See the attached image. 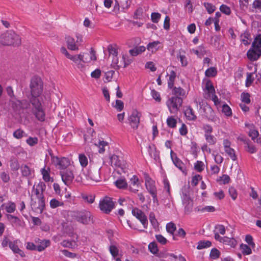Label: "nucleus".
Masks as SVG:
<instances>
[{"mask_svg": "<svg viewBox=\"0 0 261 261\" xmlns=\"http://www.w3.org/2000/svg\"><path fill=\"white\" fill-rule=\"evenodd\" d=\"M45 184L42 181L39 182L36 186L34 185L32 191L31 198L34 197H44L43 192L45 190Z\"/></svg>", "mask_w": 261, "mask_h": 261, "instance_id": "obj_15", "label": "nucleus"}, {"mask_svg": "<svg viewBox=\"0 0 261 261\" xmlns=\"http://www.w3.org/2000/svg\"><path fill=\"white\" fill-rule=\"evenodd\" d=\"M60 175L63 182L67 186L70 185L74 178L73 170L70 168L63 170L60 171Z\"/></svg>", "mask_w": 261, "mask_h": 261, "instance_id": "obj_13", "label": "nucleus"}, {"mask_svg": "<svg viewBox=\"0 0 261 261\" xmlns=\"http://www.w3.org/2000/svg\"><path fill=\"white\" fill-rule=\"evenodd\" d=\"M226 229L224 226L221 224H218L215 226L214 230L215 239L217 241H219L222 239L223 237H221L219 234L224 235L225 233Z\"/></svg>", "mask_w": 261, "mask_h": 261, "instance_id": "obj_26", "label": "nucleus"}, {"mask_svg": "<svg viewBox=\"0 0 261 261\" xmlns=\"http://www.w3.org/2000/svg\"><path fill=\"white\" fill-rule=\"evenodd\" d=\"M115 185L119 189H125L127 187V182L125 179L120 178L114 182Z\"/></svg>", "mask_w": 261, "mask_h": 261, "instance_id": "obj_41", "label": "nucleus"}, {"mask_svg": "<svg viewBox=\"0 0 261 261\" xmlns=\"http://www.w3.org/2000/svg\"><path fill=\"white\" fill-rule=\"evenodd\" d=\"M45 200L44 197H34L31 198V206L36 213L41 214L45 208Z\"/></svg>", "mask_w": 261, "mask_h": 261, "instance_id": "obj_8", "label": "nucleus"}, {"mask_svg": "<svg viewBox=\"0 0 261 261\" xmlns=\"http://www.w3.org/2000/svg\"><path fill=\"white\" fill-rule=\"evenodd\" d=\"M185 115L187 119L190 121L195 120L196 118L194 111L190 107H188L186 109Z\"/></svg>", "mask_w": 261, "mask_h": 261, "instance_id": "obj_33", "label": "nucleus"}, {"mask_svg": "<svg viewBox=\"0 0 261 261\" xmlns=\"http://www.w3.org/2000/svg\"><path fill=\"white\" fill-rule=\"evenodd\" d=\"M219 241L232 248H234L237 245V241L234 238H230L227 237H223Z\"/></svg>", "mask_w": 261, "mask_h": 261, "instance_id": "obj_28", "label": "nucleus"}, {"mask_svg": "<svg viewBox=\"0 0 261 261\" xmlns=\"http://www.w3.org/2000/svg\"><path fill=\"white\" fill-rule=\"evenodd\" d=\"M224 150L226 153L231 158L232 161H234L237 160V156L235 154V151L233 148L230 147Z\"/></svg>", "mask_w": 261, "mask_h": 261, "instance_id": "obj_52", "label": "nucleus"}, {"mask_svg": "<svg viewBox=\"0 0 261 261\" xmlns=\"http://www.w3.org/2000/svg\"><path fill=\"white\" fill-rule=\"evenodd\" d=\"M49 205L51 208H55L59 206H62L64 205V203L62 201H59L55 198L50 200Z\"/></svg>", "mask_w": 261, "mask_h": 261, "instance_id": "obj_44", "label": "nucleus"}, {"mask_svg": "<svg viewBox=\"0 0 261 261\" xmlns=\"http://www.w3.org/2000/svg\"><path fill=\"white\" fill-rule=\"evenodd\" d=\"M139 186V179L136 175H133L130 179V190L133 192L136 193L138 191L137 188Z\"/></svg>", "mask_w": 261, "mask_h": 261, "instance_id": "obj_29", "label": "nucleus"}, {"mask_svg": "<svg viewBox=\"0 0 261 261\" xmlns=\"http://www.w3.org/2000/svg\"><path fill=\"white\" fill-rule=\"evenodd\" d=\"M50 244V242L48 240L42 241L40 244L37 247V250L39 251H42L44 250Z\"/></svg>", "mask_w": 261, "mask_h": 261, "instance_id": "obj_53", "label": "nucleus"}, {"mask_svg": "<svg viewBox=\"0 0 261 261\" xmlns=\"http://www.w3.org/2000/svg\"><path fill=\"white\" fill-rule=\"evenodd\" d=\"M217 70L215 67H210L205 71V75L207 77H214L217 75Z\"/></svg>", "mask_w": 261, "mask_h": 261, "instance_id": "obj_47", "label": "nucleus"}, {"mask_svg": "<svg viewBox=\"0 0 261 261\" xmlns=\"http://www.w3.org/2000/svg\"><path fill=\"white\" fill-rule=\"evenodd\" d=\"M204 138L207 143H208L210 145H215L217 141V138L212 135V134L204 136Z\"/></svg>", "mask_w": 261, "mask_h": 261, "instance_id": "obj_45", "label": "nucleus"}, {"mask_svg": "<svg viewBox=\"0 0 261 261\" xmlns=\"http://www.w3.org/2000/svg\"><path fill=\"white\" fill-rule=\"evenodd\" d=\"M145 186L148 191L152 195L153 202L158 201L155 181L149 178H147L145 180Z\"/></svg>", "mask_w": 261, "mask_h": 261, "instance_id": "obj_14", "label": "nucleus"}, {"mask_svg": "<svg viewBox=\"0 0 261 261\" xmlns=\"http://www.w3.org/2000/svg\"><path fill=\"white\" fill-rule=\"evenodd\" d=\"M214 198L217 200L223 199L225 197V194L222 190L215 191L214 194Z\"/></svg>", "mask_w": 261, "mask_h": 261, "instance_id": "obj_55", "label": "nucleus"}, {"mask_svg": "<svg viewBox=\"0 0 261 261\" xmlns=\"http://www.w3.org/2000/svg\"><path fill=\"white\" fill-rule=\"evenodd\" d=\"M2 207H4L7 212L12 213L15 211L16 205L14 202H9L7 203L3 204Z\"/></svg>", "mask_w": 261, "mask_h": 261, "instance_id": "obj_37", "label": "nucleus"}, {"mask_svg": "<svg viewBox=\"0 0 261 261\" xmlns=\"http://www.w3.org/2000/svg\"><path fill=\"white\" fill-rule=\"evenodd\" d=\"M204 168V164L201 161H197L194 164V168L198 172H201L203 170Z\"/></svg>", "mask_w": 261, "mask_h": 261, "instance_id": "obj_64", "label": "nucleus"}, {"mask_svg": "<svg viewBox=\"0 0 261 261\" xmlns=\"http://www.w3.org/2000/svg\"><path fill=\"white\" fill-rule=\"evenodd\" d=\"M251 247L246 244H242L240 245V249L244 255H250L252 253Z\"/></svg>", "mask_w": 261, "mask_h": 261, "instance_id": "obj_40", "label": "nucleus"}, {"mask_svg": "<svg viewBox=\"0 0 261 261\" xmlns=\"http://www.w3.org/2000/svg\"><path fill=\"white\" fill-rule=\"evenodd\" d=\"M181 197L182 204L185 206L186 213H189L192 210L193 207V202L189 196L188 188H183L181 190Z\"/></svg>", "mask_w": 261, "mask_h": 261, "instance_id": "obj_9", "label": "nucleus"}, {"mask_svg": "<svg viewBox=\"0 0 261 261\" xmlns=\"http://www.w3.org/2000/svg\"><path fill=\"white\" fill-rule=\"evenodd\" d=\"M82 63H89L97 59L95 52L91 49L89 52L81 53Z\"/></svg>", "mask_w": 261, "mask_h": 261, "instance_id": "obj_18", "label": "nucleus"}, {"mask_svg": "<svg viewBox=\"0 0 261 261\" xmlns=\"http://www.w3.org/2000/svg\"><path fill=\"white\" fill-rule=\"evenodd\" d=\"M162 48V44L159 41H154L149 43L146 47L147 49L153 54L156 53L160 48Z\"/></svg>", "mask_w": 261, "mask_h": 261, "instance_id": "obj_24", "label": "nucleus"}, {"mask_svg": "<svg viewBox=\"0 0 261 261\" xmlns=\"http://www.w3.org/2000/svg\"><path fill=\"white\" fill-rule=\"evenodd\" d=\"M132 214L141 222L144 228H147L148 225L147 217L141 210L135 208L132 210Z\"/></svg>", "mask_w": 261, "mask_h": 261, "instance_id": "obj_17", "label": "nucleus"}, {"mask_svg": "<svg viewBox=\"0 0 261 261\" xmlns=\"http://www.w3.org/2000/svg\"><path fill=\"white\" fill-rule=\"evenodd\" d=\"M182 103V99L177 96H172L166 101V105L171 114H177Z\"/></svg>", "mask_w": 261, "mask_h": 261, "instance_id": "obj_5", "label": "nucleus"}, {"mask_svg": "<svg viewBox=\"0 0 261 261\" xmlns=\"http://www.w3.org/2000/svg\"><path fill=\"white\" fill-rule=\"evenodd\" d=\"M21 44L20 36L13 31H8L0 35V44L4 46L19 45Z\"/></svg>", "mask_w": 261, "mask_h": 261, "instance_id": "obj_1", "label": "nucleus"}, {"mask_svg": "<svg viewBox=\"0 0 261 261\" xmlns=\"http://www.w3.org/2000/svg\"><path fill=\"white\" fill-rule=\"evenodd\" d=\"M167 125L171 128H174L176 126L177 120L173 116H169L166 121Z\"/></svg>", "mask_w": 261, "mask_h": 261, "instance_id": "obj_49", "label": "nucleus"}, {"mask_svg": "<svg viewBox=\"0 0 261 261\" xmlns=\"http://www.w3.org/2000/svg\"><path fill=\"white\" fill-rule=\"evenodd\" d=\"M108 143L104 141H99L97 143H95V145L98 148V152L102 153L105 152V147L108 146Z\"/></svg>", "mask_w": 261, "mask_h": 261, "instance_id": "obj_42", "label": "nucleus"}, {"mask_svg": "<svg viewBox=\"0 0 261 261\" xmlns=\"http://www.w3.org/2000/svg\"><path fill=\"white\" fill-rule=\"evenodd\" d=\"M52 163L61 169H66V168L70 164V160L66 158H59L57 156L51 155Z\"/></svg>", "mask_w": 261, "mask_h": 261, "instance_id": "obj_12", "label": "nucleus"}, {"mask_svg": "<svg viewBox=\"0 0 261 261\" xmlns=\"http://www.w3.org/2000/svg\"><path fill=\"white\" fill-rule=\"evenodd\" d=\"M245 242L250 246L252 248L254 249L255 247V244L253 241L252 237L250 234H247L245 236Z\"/></svg>", "mask_w": 261, "mask_h": 261, "instance_id": "obj_59", "label": "nucleus"}, {"mask_svg": "<svg viewBox=\"0 0 261 261\" xmlns=\"http://www.w3.org/2000/svg\"><path fill=\"white\" fill-rule=\"evenodd\" d=\"M79 160L81 166L83 167H86L88 164V159L87 156L84 153L79 154Z\"/></svg>", "mask_w": 261, "mask_h": 261, "instance_id": "obj_38", "label": "nucleus"}, {"mask_svg": "<svg viewBox=\"0 0 261 261\" xmlns=\"http://www.w3.org/2000/svg\"><path fill=\"white\" fill-rule=\"evenodd\" d=\"M132 60L126 53H122L121 54V59L119 60L118 64L114 65L118 67H123L125 68L132 63Z\"/></svg>", "mask_w": 261, "mask_h": 261, "instance_id": "obj_23", "label": "nucleus"}, {"mask_svg": "<svg viewBox=\"0 0 261 261\" xmlns=\"http://www.w3.org/2000/svg\"><path fill=\"white\" fill-rule=\"evenodd\" d=\"M173 93L175 95L182 97H186L187 95V93L186 91L181 87L174 88L173 89Z\"/></svg>", "mask_w": 261, "mask_h": 261, "instance_id": "obj_43", "label": "nucleus"}, {"mask_svg": "<svg viewBox=\"0 0 261 261\" xmlns=\"http://www.w3.org/2000/svg\"><path fill=\"white\" fill-rule=\"evenodd\" d=\"M148 249L152 254H156L159 251L157 244L154 242H151L148 245Z\"/></svg>", "mask_w": 261, "mask_h": 261, "instance_id": "obj_56", "label": "nucleus"}, {"mask_svg": "<svg viewBox=\"0 0 261 261\" xmlns=\"http://www.w3.org/2000/svg\"><path fill=\"white\" fill-rule=\"evenodd\" d=\"M49 171L50 170L49 168H46L45 167H44L41 170V172L42 175V178L43 180L46 182L50 181V178L49 175Z\"/></svg>", "mask_w": 261, "mask_h": 261, "instance_id": "obj_39", "label": "nucleus"}, {"mask_svg": "<svg viewBox=\"0 0 261 261\" xmlns=\"http://www.w3.org/2000/svg\"><path fill=\"white\" fill-rule=\"evenodd\" d=\"M230 180V177L228 175L224 174L219 177L218 181L220 182L221 184H227L229 182Z\"/></svg>", "mask_w": 261, "mask_h": 261, "instance_id": "obj_61", "label": "nucleus"}, {"mask_svg": "<svg viewBox=\"0 0 261 261\" xmlns=\"http://www.w3.org/2000/svg\"><path fill=\"white\" fill-rule=\"evenodd\" d=\"M222 112L226 116H231L232 111L230 108L226 104H223L222 106Z\"/></svg>", "mask_w": 261, "mask_h": 261, "instance_id": "obj_50", "label": "nucleus"}, {"mask_svg": "<svg viewBox=\"0 0 261 261\" xmlns=\"http://www.w3.org/2000/svg\"><path fill=\"white\" fill-rule=\"evenodd\" d=\"M30 89L32 98H38L40 100L43 101L45 97L41 95L43 91V83L40 78L34 77L32 79Z\"/></svg>", "mask_w": 261, "mask_h": 261, "instance_id": "obj_2", "label": "nucleus"}, {"mask_svg": "<svg viewBox=\"0 0 261 261\" xmlns=\"http://www.w3.org/2000/svg\"><path fill=\"white\" fill-rule=\"evenodd\" d=\"M141 113L137 110H133L128 118L129 124L134 129H137L140 123Z\"/></svg>", "mask_w": 261, "mask_h": 261, "instance_id": "obj_11", "label": "nucleus"}, {"mask_svg": "<svg viewBox=\"0 0 261 261\" xmlns=\"http://www.w3.org/2000/svg\"><path fill=\"white\" fill-rule=\"evenodd\" d=\"M109 250L112 255V259L115 261H122V254L119 251L118 247L115 243H111L109 247Z\"/></svg>", "mask_w": 261, "mask_h": 261, "instance_id": "obj_16", "label": "nucleus"}, {"mask_svg": "<svg viewBox=\"0 0 261 261\" xmlns=\"http://www.w3.org/2000/svg\"><path fill=\"white\" fill-rule=\"evenodd\" d=\"M68 59L71 60L76 67L80 70H82L85 68L84 64L82 63L81 53L80 54L70 55Z\"/></svg>", "mask_w": 261, "mask_h": 261, "instance_id": "obj_22", "label": "nucleus"}, {"mask_svg": "<svg viewBox=\"0 0 261 261\" xmlns=\"http://www.w3.org/2000/svg\"><path fill=\"white\" fill-rule=\"evenodd\" d=\"M146 50V47L141 45L139 46H137L136 47L133 48L129 50V52L131 56H136L143 52H144Z\"/></svg>", "mask_w": 261, "mask_h": 261, "instance_id": "obj_32", "label": "nucleus"}, {"mask_svg": "<svg viewBox=\"0 0 261 261\" xmlns=\"http://www.w3.org/2000/svg\"><path fill=\"white\" fill-rule=\"evenodd\" d=\"M85 176L88 181L97 182L100 180V178L99 171L97 170H90Z\"/></svg>", "mask_w": 261, "mask_h": 261, "instance_id": "obj_25", "label": "nucleus"}, {"mask_svg": "<svg viewBox=\"0 0 261 261\" xmlns=\"http://www.w3.org/2000/svg\"><path fill=\"white\" fill-rule=\"evenodd\" d=\"M241 41L242 44L245 45H249L251 41L250 34L245 32L241 35Z\"/></svg>", "mask_w": 261, "mask_h": 261, "instance_id": "obj_34", "label": "nucleus"}, {"mask_svg": "<svg viewBox=\"0 0 261 261\" xmlns=\"http://www.w3.org/2000/svg\"><path fill=\"white\" fill-rule=\"evenodd\" d=\"M203 85L205 97L212 99L215 106H216L218 108L220 107V101L215 94V90L211 81L208 79H205L203 81Z\"/></svg>", "mask_w": 261, "mask_h": 261, "instance_id": "obj_3", "label": "nucleus"}, {"mask_svg": "<svg viewBox=\"0 0 261 261\" xmlns=\"http://www.w3.org/2000/svg\"><path fill=\"white\" fill-rule=\"evenodd\" d=\"M212 243L208 241H201L198 243L197 248L199 250L209 247L211 246Z\"/></svg>", "mask_w": 261, "mask_h": 261, "instance_id": "obj_46", "label": "nucleus"}, {"mask_svg": "<svg viewBox=\"0 0 261 261\" xmlns=\"http://www.w3.org/2000/svg\"><path fill=\"white\" fill-rule=\"evenodd\" d=\"M13 136L14 138L19 139L23 137L27 136L25 132L21 129H18L13 133Z\"/></svg>", "mask_w": 261, "mask_h": 261, "instance_id": "obj_54", "label": "nucleus"}, {"mask_svg": "<svg viewBox=\"0 0 261 261\" xmlns=\"http://www.w3.org/2000/svg\"><path fill=\"white\" fill-rule=\"evenodd\" d=\"M252 46L261 49V34L257 35L252 43Z\"/></svg>", "mask_w": 261, "mask_h": 261, "instance_id": "obj_48", "label": "nucleus"}, {"mask_svg": "<svg viewBox=\"0 0 261 261\" xmlns=\"http://www.w3.org/2000/svg\"><path fill=\"white\" fill-rule=\"evenodd\" d=\"M110 162L112 166H118L120 165L118 156L115 154H113L110 157Z\"/></svg>", "mask_w": 261, "mask_h": 261, "instance_id": "obj_57", "label": "nucleus"}, {"mask_svg": "<svg viewBox=\"0 0 261 261\" xmlns=\"http://www.w3.org/2000/svg\"><path fill=\"white\" fill-rule=\"evenodd\" d=\"M220 255V252L216 248H213L210 252V257L212 259L218 258Z\"/></svg>", "mask_w": 261, "mask_h": 261, "instance_id": "obj_63", "label": "nucleus"}, {"mask_svg": "<svg viewBox=\"0 0 261 261\" xmlns=\"http://www.w3.org/2000/svg\"><path fill=\"white\" fill-rule=\"evenodd\" d=\"M70 215L77 222L83 224H87L91 221V215L86 211L70 212Z\"/></svg>", "mask_w": 261, "mask_h": 261, "instance_id": "obj_7", "label": "nucleus"}, {"mask_svg": "<svg viewBox=\"0 0 261 261\" xmlns=\"http://www.w3.org/2000/svg\"><path fill=\"white\" fill-rule=\"evenodd\" d=\"M170 155L174 165L181 171H182V167L184 165L182 162L176 156V154L173 153L172 150H171Z\"/></svg>", "mask_w": 261, "mask_h": 261, "instance_id": "obj_30", "label": "nucleus"}, {"mask_svg": "<svg viewBox=\"0 0 261 261\" xmlns=\"http://www.w3.org/2000/svg\"><path fill=\"white\" fill-rule=\"evenodd\" d=\"M151 95L152 97L158 102H160L161 101V97L159 92L156 91L155 90H151Z\"/></svg>", "mask_w": 261, "mask_h": 261, "instance_id": "obj_62", "label": "nucleus"}, {"mask_svg": "<svg viewBox=\"0 0 261 261\" xmlns=\"http://www.w3.org/2000/svg\"><path fill=\"white\" fill-rule=\"evenodd\" d=\"M9 247L14 253L19 254L21 257L25 256L24 252L17 245V241L9 242Z\"/></svg>", "mask_w": 261, "mask_h": 261, "instance_id": "obj_31", "label": "nucleus"}, {"mask_svg": "<svg viewBox=\"0 0 261 261\" xmlns=\"http://www.w3.org/2000/svg\"><path fill=\"white\" fill-rule=\"evenodd\" d=\"M191 52L197 55L199 58H202V57L206 54V50L202 46H198L197 49H191Z\"/></svg>", "mask_w": 261, "mask_h": 261, "instance_id": "obj_35", "label": "nucleus"}, {"mask_svg": "<svg viewBox=\"0 0 261 261\" xmlns=\"http://www.w3.org/2000/svg\"><path fill=\"white\" fill-rule=\"evenodd\" d=\"M31 102L32 106V112L35 118L41 122L45 121V113L42 105L43 101H42L38 98H32Z\"/></svg>", "mask_w": 261, "mask_h": 261, "instance_id": "obj_4", "label": "nucleus"}, {"mask_svg": "<svg viewBox=\"0 0 261 261\" xmlns=\"http://www.w3.org/2000/svg\"><path fill=\"white\" fill-rule=\"evenodd\" d=\"M253 74L254 72L248 73L247 74V78L245 84L246 87H249L252 84L253 81H254Z\"/></svg>", "mask_w": 261, "mask_h": 261, "instance_id": "obj_58", "label": "nucleus"}, {"mask_svg": "<svg viewBox=\"0 0 261 261\" xmlns=\"http://www.w3.org/2000/svg\"><path fill=\"white\" fill-rule=\"evenodd\" d=\"M108 50L111 56L112 57V63L113 65H118L119 63V59L117 57L118 51L115 46L109 45L108 46Z\"/></svg>", "mask_w": 261, "mask_h": 261, "instance_id": "obj_27", "label": "nucleus"}, {"mask_svg": "<svg viewBox=\"0 0 261 261\" xmlns=\"http://www.w3.org/2000/svg\"><path fill=\"white\" fill-rule=\"evenodd\" d=\"M166 76L168 88L171 89L174 86V82L176 77V73L173 67L168 68V72L167 73Z\"/></svg>", "mask_w": 261, "mask_h": 261, "instance_id": "obj_20", "label": "nucleus"}, {"mask_svg": "<svg viewBox=\"0 0 261 261\" xmlns=\"http://www.w3.org/2000/svg\"><path fill=\"white\" fill-rule=\"evenodd\" d=\"M22 174L24 176L32 177L33 176V171L28 166L24 165L21 167Z\"/></svg>", "mask_w": 261, "mask_h": 261, "instance_id": "obj_36", "label": "nucleus"}, {"mask_svg": "<svg viewBox=\"0 0 261 261\" xmlns=\"http://www.w3.org/2000/svg\"><path fill=\"white\" fill-rule=\"evenodd\" d=\"M245 126L248 127L249 130L248 132V135L251 138V139L255 142L260 143V138L259 137V133L255 128L253 124H245Z\"/></svg>", "mask_w": 261, "mask_h": 261, "instance_id": "obj_19", "label": "nucleus"}, {"mask_svg": "<svg viewBox=\"0 0 261 261\" xmlns=\"http://www.w3.org/2000/svg\"><path fill=\"white\" fill-rule=\"evenodd\" d=\"M261 55V49H257L251 46L247 53L248 58L252 61L257 60Z\"/></svg>", "mask_w": 261, "mask_h": 261, "instance_id": "obj_21", "label": "nucleus"}, {"mask_svg": "<svg viewBox=\"0 0 261 261\" xmlns=\"http://www.w3.org/2000/svg\"><path fill=\"white\" fill-rule=\"evenodd\" d=\"M99 207L100 210L106 214L110 213L114 207V203L112 198L105 197L99 201Z\"/></svg>", "mask_w": 261, "mask_h": 261, "instance_id": "obj_10", "label": "nucleus"}, {"mask_svg": "<svg viewBox=\"0 0 261 261\" xmlns=\"http://www.w3.org/2000/svg\"><path fill=\"white\" fill-rule=\"evenodd\" d=\"M203 6L209 14L213 13L216 9V7L210 3H204Z\"/></svg>", "mask_w": 261, "mask_h": 261, "instance_id": "obj_51", "label": "nucleus"}, {"mask_svg": "<svg viewBox=\"0 0 261 261\" xmlns=\"http://www.w3.org/2000/svg\"><path fill=\"white\" fill-rule=\"evenodd\" d=\"M67 47L71 50H78L80 46L83 42V37L80 34H76L75 38L68 36L66 38Z\"/></svg>", "mask_w": 261, "mask_h": 261, "instance_id": "obj_6", "label": "nucleus"}, {"mask_svg": "<svg viewBox=\"0 0 261 261\" xmlns=\"http://www.w3.org/2000/svg\"><path fill=\"white\" fill-rule=\"evenodd\" d=\"M62 245L63 246L65 247H69V248H73L75 247L76 246V241H69L67 240H65L62 242Z\"/></svg>", "mask_w": 261, "mask_h": 261, "instance_id": "obj_60", "label": "nucleus"}]
</instances>
